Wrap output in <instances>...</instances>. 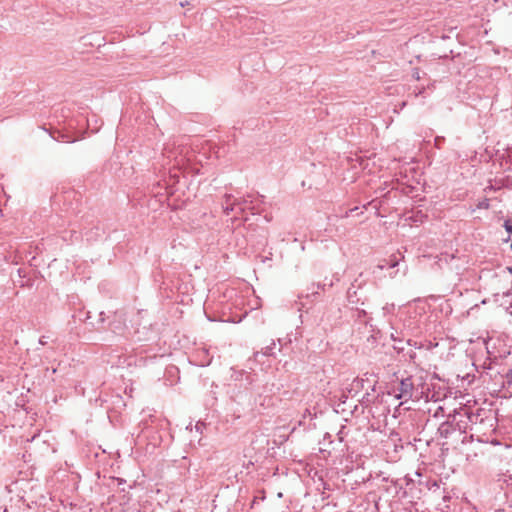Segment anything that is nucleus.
<instances>
[{"instance_id": "1", "label": "nucleus", "mask_w": 512, "mask_h": 512, "mask_svg": "<svg viewBox=\"0 0 512 512\" xmlns=\"http://www.w3.org/2000/svg\"><path fill=\"white\" fill-rule=\"evenodd\" d=\"M251 195H247L246 197L240 199L236 198L233 200L231 205H225L223 212L226 215H229L232 212H244L246 209L251 210L253 214L258 213L260 211V201L258 199H252Z\"/></svg>"}, {"instance_id": "2", "label": "nucleus", "mask_w": 512, "mask_h": 512, "mask_svg": "<svg viewBox=\"0 0 512 512\" xmlns=\"http://www.w3.org/2000/svg\"><path fill=\"white\" fill-rule=\"evenodd\" d=\"M394 391L397 399H404L405 401L412 399L414 393V382L412 377L407 376L401 378Z\"/></svg>"}, {"instance_id": "3", "label": "nucleus", "mask_w": 512, "mask_h": 512, "mask_svg": "<svg viewBox=\"0 0 512 512\" xmlns=\"http://www.w3.org/2000/svg\"><path fill=\"white\" fill-rule=\"evenodd\" d=\"M452 431H454V428L448 421L443 422L438 429L440 436L444 438H447Z\"/></svg>"}, {"instance_id": "4", "label": "nucleus", "mask_w": 512, "mask_h": 512, "mask_svg": "<svg viewBox=\"0 0 512 512\" xmlns=\"http://www.w3.org/2000/svg\"><path fill=\"white\" fill-rule=\"evenodd\" d=\"M237 197H235L232 194H225L221 203L222 209H224L225 205H231L233 203V200H235Z\"/></svg>"}, {"instance_id": "5", "label": "nucleus", "mask_w": 512, "mask_h": 512, "mask_svg": "<svg viewBox=\"0 0 512 512\" xmlns=\"http://www.w3.org/2000/svg\"><path fill=\"white\" fill-rule=\"evenodd\" d=\"M7 396L10 398L11 395L10 393H7ZM6 395H0V412L1 413H4L6 409L9 408V404L8 403H5L4 399H5Z\"/></svg>"}, {"instance_id": "6", "label": "nucleus", "mask_w": 512, "mask_h": 512, "mask_svg": "<svg viewBox=\"0 0 512 512\" xmlns=\"http://www.w3.org/2000/svg\"><path fill=\"white\" fill-rule=\"evenodd\" d=\"M274 346H275V342L272 341L270 345H268L265 348H263V350H262L263 355H267V356L271 355Z\"/></svg>"}, {"instance_id": "7", "label": "nucleus", "mask_w": 512, "mask_h": 512, "mask_svg": "<svg viewBox=\"0 0 512 512\" xmlns=\"http://www.w3.org/2000/svg\"><path fill=\"white\" fill-rule=\"evenodd\" d=\"M477 208H479V209H488L489 208V200L488 199H483L482 201H480L478 203Z\"/></svg>"}, {"instance_id": "8", "label": "nucleus", "mask_w": 512, "mask_h": 512, "mask_svg": "<svg viewBox=\"0 0 512 512\" xmlns=\"http://www.w3.org/2000/svg\"><path fill=\"white\" fill-rule=\"evenodd\" d=\"M398 264H399V260H398L395 256H393V257L391 258V260H390V262H389L388 266H389L390 268H394V267H396Z\"/></svg>"}, {"instance_id": "9", "label": "nucleus", "mask_w": 512, "mask_h": 512, "mask_svg": "<svg viewBox=\"0 0 512 512\" xmlns=\"http://www.w3.org/2000/svg\"><path fill=\"white\" fill-rule=\"evenodd\" d=\"M443 141H444V138H443V137H436V138H435V145H436L437 147H439V146H440V143H441V142H443Z\"/></svg>"}, {"instance_id": "10", "label": "nucleus", "mask_w": 512, "mask_h": 512, "mask_svg": "<svg viewBox=\"0 0 512 512\" xmlns=\"http://www.w3.org/2000/svg\"><path fill=\"white\" fill-rule=\"evenodd\" d=\"M505 228H506V230H507L510 234H512V226H511V225H509L508 223H506V224H505Z\"/></svg>"}, {"instance_id": "11", "label": "nucleus", "mask_w": 512, "mask_h": 512, "mask_svg": "<svg viewBox=\"0 0 512 512\" xmlns=\"http://www.w3.org/2000/svg\"><path fill=\"white\" fill-rule=\"evenodd\" d=\"M47 343V341L45 340V336H42L40 339H39V344L41 345H45Z\"/></svg>"}, {"instance_id": "12", "label": "nucleus", "mask_w": 512, "mask_h": 512, "mask_svg": "<svg viewBox=\"0 0 512 512\" xmlns=\"http://www.w3.org/2000/svg\"><path fill=\"white\" fill-rule=\"evenodd\" d=\"M189 5V1L180 2V6L185 7Z\"/></svg>"}, {"instance_id": "13", "label": "nucleus", "mask_w": 512, "mask_h": 512, "mask_svg": "<svg viewBox=\"0 0 512 512\" xmlns=\"http://www.w3.org/2000/svg\"><path fill=\"white\" fill-rule=\"evenodd\" d=\"M509 155L512 156V146L508 148Z\"/></svg>"}, {"instance_id": "14", "label": "nucleus", "mask_w": 512, "mask_h": 512, "mask_svg": "<svg viewBox=\"0 0 512 512\" xmlns=\"http://www.w3.org/2000/svg\"><path fill=\"white\" fill-rule=\"evenodd\" d=\"M378 267H379L380 269H384V268L386 267V265L381 264V265H379Z\"/></svg>"}, {"instance_id": "15", "label": "nucleus", "mask_w": 512, "mask_h": 512, "mask_svg": "<svg viewBox=\"0 0 512 512\" xmlns=\"http://www.w3.org/2000/svg\"><path fill=\"white\" fill-rule=\"evenodd\" d=\"M510 381H512V376H511V379H510Z\"/></svg>"}, {"instance_id": "16", "label": "nucleus", "mask_w": 512, "mask_h": 512, "mask_svg": "<svg viewBox=\"0 0 512 512\" xmlns=\"http://www.w3.org/2000/svg\"><path fill=\"white\" fill-rule=\"evenodd\" d=\"M511 248H512V243H511Z\"/></svg>"}]
</instances>
